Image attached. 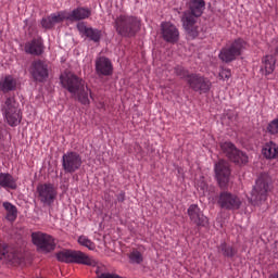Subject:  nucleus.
Listing matches in <instances>:
<instances>
[{
  "mask_svg": "<svg viewBox=\"0 0 278 278\" xmlns=\"http://www.w3.org/2000/svg\"><path fill=\"white\" fill-rule=\"evenodd\" d=\"M204 11L205 0H190L188 2V10L182 13V27L191 38H197V36H199L197 20L203 15Z\"/></svg>",
  "mask_w": 278,
  "mask_h": 278,
  "instance_id": "nucleus-1",
  "label": "nucleus"
},
{
  "mask_svg": "<svg viewBox=\"0 0 278 278\" xmlns=\"http://www.w3.org/2000/svg\"><path fill=\"white\" fill-rule=\"evenodd\" d=\"M63 88H65L73 97L78 99L79 103L83 105L90 104V89L86 86L84 79L71 74V75H61L60 77Z\"/></svg>",
  "mask_w": 278,
  "mask_h": 278,
  "instance_id": "nucleus-2",
  "label": "nucleus"
},
{
  "mask_svg": "<svg viewBox=\"0 0 278 278\" xmlns=\"http://www.w3.org/2000/svg\"><path fill=\"white\" fill-rule=\"evenodd\" d=\"M2 116L10 127H18L23 121L21 105L16 102V98L7 97L2 104Z\"/></svg>",
  "mask_w": 278,
  "mask_h": 278,
  "instance_id": "nucleus-3",
  "label": "nucleus"
},
{
  "mask_svg": "<svg viewBox=\"0 0 278 278\" xmlns=\"http://www.w3.org/2000/svg\"><path fill=\"white\" fill-rule=\"evenodd\" d=\"M58 262L65 264H84L85 266H97V260L86 253L76 250H61L55 253Z\"/></svg>",
  "mask_w": 278,
  "mask_h": 278,
  "instance_id": "nucleus-4",
  "label": "nucleus"
},
{
  "mask_svg": "<svg viewBox=\"0 0 278 278\" xmlns=\"http://www.w3.org/2000/svg\"><path fill=\"white\" fill-rule=\"evenodd\" d=\"M115 29L119 36L131 38L140 29V20L131 15H119L115 20Z\"/></svg>",
  "mask_w": 278,
  "mask_h": 278,
  "instance_id": "nucleus-5",
  "label": "nucleus"
},
{
  "mask_svg": "<svg viewBox=\"0 0 278 278\" xmlns=\"http://www.w3.org/2000/svg\"><path fill=\"white\" fill-rule=\"evenodd\" d=\"M247 49V41L242 38L235 39L230 45L225 46L218 53L219 60L229 64L233 62L236 58L242 55V52Z\"/></svg>",
  "mask_w": 278,
  "mask_h": 278,
  "instance_id": "nucleus-6",
  "label": "nucleus"
},
{
  "mask_svg": "<svg viewBox=\"0 0 278 278\" xmlns=\"http://www.w3.org/2000/svg\"><path fill=\"white\" fill-rule=\"evenodd\" d=\"M268 192H270V180L266 176L258 177L249 198L250 203L252 205H262L268 199Z\"/></svg>",
  "mask_w": 278,
  "mask_h": 278,
  "instance_id": "nucleus-7",
  "label": "nucleus"
},
{
  "mask_svg": "<svg viewBox=\"0 0 278 278\" xmlns=\"http://www.w3.org/2000/svg\"><path fill=\"white\" fill-rule=\"evenodd\" d=\"M220 149H222L223 153L226 154V157H228V160H230V162H233L235 164H238L239 166H242V164H247V162H249V156L247 155V153L240 151L230 141L220 143Z\"/></svg>",
  "mask_w": 278,
  "mask_h": 278,
  "instance_id": "nucleus-8",
  "label": "nucleus"
},
{
  "mask_svg": "<svg viewBox=\"0 0 278 278\" xmlns=\"http://www.w3.org/2000/svg\"><path fill=\"white\" fill-rule=\"evenodd\" d=\"M81 164H84L81 155L75 151H68L62 155V168L64 173L73 175V173H77L81 168Z\"/></svg>",
  "mask_w": 278,
  "mask_h": 278,
  "instance_id": "nucleus-9",
  "label": "nucleus"
},
{
  "mask_svg": "<svg viewBox=\"0 0 278 278\" xmlns=\"http://www.w3.org/2000/svg\"><path fill=\"white\" fill-rule=\"evenodd\" d=\"M31 240L37 250L41 253H51L55 251V239L51 235L45 232H33Z\"/></svg>",
  "mask_w": 278,
  "mask_h": 278,
  "instance_id": "nucleus-10",
  "label": "nucleus"
},
{
  "mask_svg": "<svg viewBox=\"0 0 278 278\" xmlns=\"http://www.w3.org/2000/svg\"><path fill=\"white\" fill-rule=\"evenodd\" d=\"M37 193L40 203L43 205H53L58 199V187L51 182H45L37 186Z\"/></svg>",
  "mask_w": 278,
  "mask_h": 278,
  "instance_id": "nucleus-11",
  "label": "nucleus"
},
{
  "mask_svg": "<svg viewBox=\"0 0 278 278\" xmlns=\"http://www.w3.org/2000/svg\"><path fill=\"white\" fill-rule=\"evenodd\" d=\"M217 203L222 210H228L235 212V210H240L242 206V200L235 193L229 191H223L219 193Z\"/></svg>",
  "mask_w": 278,
  "mask_h": 278,
  "instance_id": "nucleus-12",
  "label": "nucleus"
},
{
  "mask_svg": "<svg viewBox=\"0 0 278 278\" xmlns=\"http://www.w3.org/2000/svg\"><path fill=\"white\" fill-rule=\"evenodd\" d=\"M29 73L35 81L42 84L49 79V63L42 60L31 62Z\"/></svg>",
  "mask_w": 278,
  "mask_h": 278,
  "instance_id": "nucleus-13",
  "label": "nucleus"
},
{
  "mask_svg": "<svg viewBox=\"0 0 278 278\" xmlns=\"http://www.w3.org/2000/svg\"><path fill=\"white\" fill-rule=\"evenodd\" d=\"M215 179L219 188H227L229 184V177H231V167L229 163L225 160H220L214 165Z\"/></svg>",
  "mask_w": 278,
  "mask_h": 278,
  "instance_id": "nucleus-14",
  "label": "nucleus"
},
{
  "mask_svg": "<svg viewBox=\"0 0 278 278\" xmlns=\"http://www.w3.org/2000/svg\"><path fill=\"white\" fill-rule=\"evenodd\" d=\"M187 84L191 90H194V92H199L200 94H206V92H210V88H212L210 79L204 78L201 74H190Z\"/></svg>",
  "mask_w": 278,
  "mask_h": 278,
  "instance_id": "nucleus-15",
  "label": "nucleus"
},
{
  "mask_svg": "<svg viewBox=\"0 0 278 278\" xmlns=\"http://www.w3.org/2000/svg\"><path fill=\"white\" fill-rule=\"evenodd\" d=\"M187 213L191 223H193V225H197V227H207V225H210L207 216L203 215V212H201L199 205L191 204L188 207Z\"/></svg>",
  "mask_w": 278,
  "mask_h": 278,
  "instance_id": "nucleus-16",
  "label": "nucleus"
},
{
  "mask_svg": "<svg viewBox=\"0 0 278 278\" xmlns=\"http://www.w3.org/2000/svg\"><path fill=\"white\" fill-rule=\"evenodd\" d=\"M96 73L99 77H110L114 73L112 61L105 56L96 60Z\"/></svg>",
  "mask_w": 278,
  "mask_h": 278,
  "instance_id": "nucleus-17",
  "label": "nucleus"
},
{
  "mask_svg": "<svg viewBox=\"0 0 278 278\" xmlns=\"http://www.w3.org/2000/svg\"><path fill=\"white\" fill-rule=\"evenodd\" d=\"M162 36L165 42L175 45L179 40V29L177 26L170 24V22H164L161 24Z\"/></svg>",
  "mask_w": 278,
  "mask_h": 278,
  "instance_id": "nucleus-18",
  "label": "nucleus"
},
{
  "mask_svg": "<svg viewBox=\"0 0 278 278\" xmlns=\"http://www.w3.org/2000/svg\"><path fill=\"white\" fill-rule=\"evenodd\" d=\"M76 27L80 36H85V38H88V40H91V42H101V30L93 27H88L84 22L78 23Z\"/></svg>",
  "mask_w": 278,
  "mask_h": 278,
  "instance_id": "nucleus-19",
  "label": "nucleus"
},
{
  "mask_svg": "<svg viewBox=\"0 0 278 278\" xmlns=\"http://www.w3.org/2000/svg\"><path fill=\"white\" fill-rule=\"evenodd\" d=\"M92 16V10L86 7H78L71 12H67V21L71 23H77V21H86Z\"/></svg>",
  "mask_w": 278,
  "mask_h": 278,
  "instance_id": "nucleus-20",
  "label": "nucleus"
},
{
  "mask_svg": "<svg viewBox=\"0 0 278 278\" xmlns=\"http://www.w3.org/2000/svg\"><path fill=\"white\" fill-rule=\"evenodd\" d=\"M25 53L28 55H42L45 53V42L42 38H34L24 46Z\"/></svg>",
  "mask_w": 278,
  "mask_h": 278,
  "instance_id": "nucleus-21",
  "label": "nucleus"
},
{
  "mask_svg": "<svg viewBox=\"0 0 278 278\" xmlns=\"http://www.w3.org/2000/svg\"><path fill=\"white\" fill-rule=\"evenodd\" d=\"M16 86H18V80H16L12 75H7L0 78V90L4 94H8V92H14V90H16Z\"/></svg>",
  "mask_w": 278,
  "mask_h": 278,
  "instance_id": "nucleus-22",
  "label": "nucleus"
},
{
  "mask_svg": "<svg viewBox=\"0 0 278 278\" xmlns=\"http://www.w3.org/2000/svg\"><path fill=\"white\" fill-rule=\"evenodd\" d=\"M0 188H3L4 190H16L18 186L12 174L0 173Z\"/></svg>",
  "mask_w": 278,
  "mask_h": 278,
  "instance_id": "nucleus-23",
  "label": "nucleus"
},
{
  "mask_svg": "<svg viewBox=\"0 0 278 278\" xmlns=\"http://www.w3.org/2000/svg\"><path fill=\"white\" fill-rule=\"evenodd\" d=\"M275 64H277L275 56L265 55L262 59L261 73L266 76L271 75L275 72Z\"/></svg>",
  "mask_w": 278,
  "mask_h": 278,
  "instance_id": "nucleus-24",
  "label": "nucleus"
},
{
  "mask_svg": "<svg viewBox=\"0 0 278 278\" xmlns=\"http://www.w3.org/2000/svg\"><path fill=\"white\" fill-rule=\"evenodd\" d=\"M262 153L266 160H277L278 144L275 141L266 142L263 146Z\"/></svg>",
  "mask_w": 278,
  "mask_h": 278,
  "instance_id": "nucleus-25",
  "label": "nucleus"
},
{
  "mask_svg": "<svg viewBox=\"0 0 278 278\" xmlns=\"http://www.w3.org/2000/svg\"><path fill=\"white\" fill-rule=\"evenodd\" d=\"M2 206L5 210V219L9 220V223H14L16 218H18V208H16V205L12 204L11 202H3Z\"/></svg>",
  "mask_w": 278,
  "mask_h": 278,
  "instance_id": "nucleus-26",
  "label": "nucleus"
},
{
  "mask_svg": "<svg viewBox=\"0 0 278 278\" xmlns=\"http://www.w3.org/2000/svg\"><path fill=\"white\" fill-rule=\"evenodd\" d=\"M218 253H220L224 257H228V260H231L232 257H236L238 255V250L232 248L230 244H227V242H222L217 247Z\"/></svg>",
  "mask_w": 278,
  "mask_h": 278,
  "instance_id": "nucleus-27",
  "label": "nucleus"
},
{
  "mask_svg": "<svg viewBox=\"0 0 278 278\" xmlns=\"http://www.w3.org/2000/svg\"><path fill=\"white\" fill-rule=\"evenodd\" d=\"M0 260L2 262H12L16 260V253L11 252L5 244H0Z\"/></svg>",
  "mask_w": 278,
  "mask_h": 278,
  "instance_id": "nucleus-28",
  "label": "nucleus"
},
{
  "mask_svg": "<svg viewBox=\"0 0 278 278\" xmlns=\"http://www.w3.org/2000/svg\"><path fill=\"white\" fill-rule=\"evenodd\" d=\"M128 258H129V264L140 265L142 264V262H144V255H142L141 252L138 250H132L128 254Z\"/></svg>",
  "mask_w": 278,
  "mask_h": 278,
  "instance_id": "nucleus-29",
  "label": "nucleus"
},
{
  "mask_svg": "<svg viewBox=\"0 0 278 278\" xmlns=\"http://www.w3.org/2000/svg\"><path fill=\"white\" fill-rule=\"evenodd\" d=\"M50 18L54 25H58V23H63V21H68L67 11L52 13L50 14Z\"/></svg>",
  "mask_w": 278,
  "mask_h": 278,
  "instance_id": "nucleus-30",
  "label": "nucleus"
},
{
  "mask_svg": "<svg viewBox=\"0 0 278 278\" xmlns=\"http://www.w3.org/2000/svg\"><path fill=\"white\" fill-rule=\"evenodd\" d=\"M78 243H80L81 247H86V249H89V251H94V249H97V245L94 244V242H92L86 236H80L78 238Z\"/></svg>",
  "mask_w": 278,
  "mask_h": 278,
  "instance_id": "nucleus-31",
  "label": "nucleus"
},
{
  "mask_svg": "<svg viewBox=\"0 0 278 278\" xmlns=\"http://www.w3.org/2000/svg\"><path fill=\"white\" fill-rule=\"evenodd\" d=\"M174 73L177 75V77H180V79H186L188 83V77H190V72L188 70H185L184 66L177 65L174 67Z\"/></svg>",
  "mask_w": 278,
  "mask_h": 278,
  "instance_id": "nucleus-32",
  "label": "nucleus"
},
{
  "mask_svg": "<svg viewBox=\"0 0 278 278\" xmlns=\"http://www.w3.org/2000/svg\"><path fill=\"white\" fill-rule=\"evenodd\" d=\"M267 132L270 134V136L278 135V117L268 123Z\"/></svg>",
  "mask_w": 278,
  "mask_h": 278,
  "instance_id": "nucleus-33",
  "label": "nucleus"
},
{
  "mask_svg": "<svg viewBox=\"0 0 278 278\" xmlns=\"http://www.w3.org/2000/svg\"><path fill=\"white\" fill-rule=\"evenodd\" d=\"M41 26L45 29H51V28L55 27V24H53V20H51V15H49L48 17H43L41 20Z\"/></svg>",
  "mask_w": 278,
  "mask_h": 278,
  "instance_id": "nucleus-34",
  "label": "nucleus"
},
{
  "mask_svg": "<svg viewBox=\"0 0 278 278\" xmlns=\"http://www.w3.org/2000/svg\"><path fill=\"white\" fill-rule=\"evenodd\" d=\"M219 77H220L222 79H229V78L231 77V70H227V68L222 70V71L219 72Z\"/></svg>",
  "mask_w": 278,
  "mask_h": 278,
  "instance_id": "nucleus-35",
  "label": "nucleus"
},
{
  "mask_svg": "<svg viewBox=\"0 0 278 278\" xmlns=\"http://www.w3.org/2000/svg\"><path fill=\"white\" fill-rule=\"evenodd\" d=\"M271 254L275 260H278V241L274 242L271 245Z\"/></svg>",
  "mask_w": 278,
  "mask_h": 278,
  "instance_id": "nucleus-36",
  "label": "nucleus"
},
{
  "mask_svg": "<svg viewBox=\"0 0 278 278\" xmlns=\"http://www.w3.org/2000/svg\"><path fill=\"white\" fill-rule=\"evenodd\" d=\"M117 201L118 203H123V201H125V192L117 194Z\"/></svg>",
  "mask_w": 278,
  "mask_h": 278,
  "instance_id": "nucleus-37",
  "label": "nucleus"
},
{
  "mask_svg": "<svg viewBox=\"0 0 278 278\" xmlns=\"http://www.w3.org/2000/svg\"><path fill=\"white\" fill-rule=\"evenodd\" d=\"M200 188L203 191V194H205V192L207 190V185L206 184H202V186Z\"/></svg>",
  "mask_w": 278,
  "mask_h": 278,
  "instance_id": "nucleus-38",
  "label": "nucleus"
},
{
  "mask_svg": "<svg viewBox=\"0 0 278 278\" xmlns=\"http://www.w3.org/2000/svg\"><path fill=\"white\" fill-rule=\"evenodd\" d=\"M269 278H278V271L275 273V274H271V275L269 276Z\"/></svg>",
  "mask_w": 278,
  "mask_h": 278,
  "instance_id": "nucleus-39",
  "label": "nucleus"
},
{
  "mask_svg": "<svg viewBox=\"0 0 278 278\" xmlns=\"http://www.w3.org/2000/svg\"><path fill=\"white\" fill-rule=\"evenodd\" d=\"M276 53H278V47L276 48Z\"/></svg>",
  "mask_w": 278,
  "mask_h": 278,
  "instance_id": "nucleus-40",
  "label": "nucleus"
}]
</instances>
